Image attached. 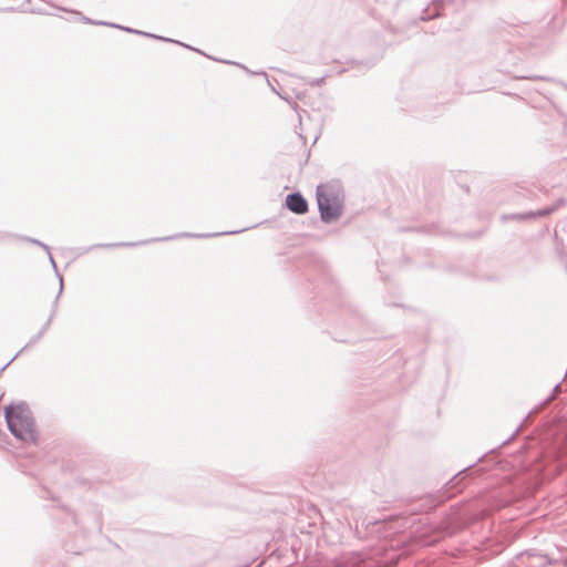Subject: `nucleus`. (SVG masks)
Wrapping results in <instances>:
<instances>
[{
    "instance_id": "1",
    "label": "nucleus",
    "mask_w": 567,
    "mask_h": 567,
    "mask_svg": "<svg viewBox=\"0 0 567 567\" xmlns=\"http://www.w3.org/2000/svg\"><path fill=\"white\" fill-rule=\"evenodd\" d=\"M317 203L324 223L338 220L343 212L344 194L338 182H329L317 187Z\"/></svg>"
},
{
    "instance_id": "2",
    "label": "nucleus",
    "mask_w": 567,
    "mask_h": 567,
    "mask_svg": "<svg viewBox=\"0 0 567 567\" xmlns=\"http://www.w3.org/2000/svg\"><path fill=\"white\" fill-rule=\"evenodd\" d=\"M6 419L11 433L28 443L37 442L38 435L31 412L23 405H11L6 409Z\"/></svg>"
},
{
    "instance_id": "3",
    "label": "nucleus",
    "mask_w": 567,
    "mask_h": 567,
    "mask_svg": "<svg viewBox=\"0 0 567 567\" xmlns=\"http://www.w3.org/2000/svg\"><path fill=\"white\" fill-rule=\"evenodd\" d=\"M286 206L295 214H305L308 212V203L299 193L290 194L286 197Z\"/></svg>"
}]
</instances>
